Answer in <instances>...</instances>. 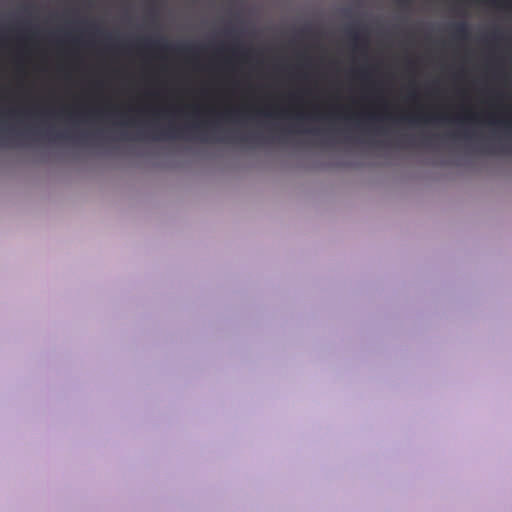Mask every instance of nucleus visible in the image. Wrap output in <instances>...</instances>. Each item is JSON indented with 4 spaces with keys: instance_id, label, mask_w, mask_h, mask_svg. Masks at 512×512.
I'll use <instances>...</instances> for the list:
<instances>
[{
    "instance_id": "1",
    "label": "nucleus",
    "mask_w": 512,
    "mask_h": 512,
    "mask_svg": "<svg viewBox=\"0 0 512 512\" xmlns=\"http://www.w3.org/2000/svg\"><path fill=\"white\" fill-rule=\"evenodd\" d=\"M184 130L179 129L173 125L168 126L166 130H162L159 135H156L154 139H177L183 137Z\"/></svg>"
},
{
    "instance_id": "2",
    "label": "nucleus",
    "mask_w": 512,
    "mask_h": 512,
    "mask_svg": "<svg viewBox=\"0 0 512 512\" xmlns=\"http://www.w3.org/2000/svg\"><path fill=\"white\" fill-rule=\"evenodd\" d=\"M140 46L146 49H158L162 51H168L171 49V47L166 42L150 39H146L140 42Z\"/></svg>"
},
{
    "instance_id": "3",
    "label": "nucleus",
    "mask_w": 512,
    "mask_h": 512,
    "mask_svg": "<svg viewBox=\"0 0 512 512\" xmlns=\"http://www.w3.org/2000/svg\"><path fill=\"white\" fill-rule=\"evenodd\" d=\"M454 36L461 40H466L469 37V28L467 23L460 22L453 26Z\"/></svg>"
},
{
    "instance_id": "4",
    "label": "nucleus",
    "mask_w": 512,
    "mask_h": 512,
    "mask_svg": "<svg viewBox=\"0 0 512 512\" xmlns=\"http://www.w3.org/2000/svg\"><path fill=\"white\" fill-rule=\"evenodd\" d=\"M230 140H237L240 143L247 144V143H252V142L260 140V136L259 135H250V136H241V137H233V138H219L218 139L219 142H227Z\"/></svg>"
},
{
    "instance_id": "5",
    "label": "nucleus",
    "mask_w": 512,
    "mask_h": 512,
    "mask_svg": "<svg viewBox=\"0 0 512 512\" xmlns=\"http://www.w3.org/2000/svg\"><path fill=\"white\" fill-rule=\"evenodd\" d=\"M176 50L184 54H194L196 52V47L192 45H180Z\"/></svg>"
},
{
    "instance_id": "6",
    "label": "nucleus",
    "mask_w": 512,
    "mask_h": 512,
    "mask_svg": "<svg viewBox=\"0 0 512 512\" xmlns=\"http://www.w3.org/2000/svg\"><path fill=\"white\" fill-rule=\"evenodd\" d=\"M403 120H407L409 121L410 123H415V122H419V121H423V122H428L430 121L432 118H429L427 116H422V115H417V116H413V117H403L402 118Z\"/></svg>"
},
{
    "instance_id": "7",
    "label": "nucleus",
    "mask_w": 512,
    "mask_h": 512,
    "mask_svg": "<svg viewBox=\"0 0 512 512\" xmlns=\"http://www.w3.org/2000/svg\"><path fill=\"white\" fill-rule=\"evenodd\" d=\"M46 135L49 136L51 139H54V140H69L70 139V136L67 135L66 133L53 134L51 131H48L46 133Z\"/></svg>"
},
{
    "instance_id": "8",
    "label": "nucleus",
    "mask_w": 512,
    "mask_h": 512,
    "mask_svg": "<svg viewBox=\"0 0 512 512\" xmlns=\"http://www.w3.org/2000/svg\"><path fill=\"white\" fill-rule=\"evenodd\" d=\"M350 37L352 38L353 41L355 42H358L360 40V35H359V32L356 31V30H352L350 31Z\"/></svg>"
},
{
    "instance_id": "9",
    "label": "nucleus",
    "mask_w": 512,
    "mask_h": 512,
    "mask_svg": "<svg viewBox=\"0 0 512 512\" xmlns=\"http://www.w3.org/2000/svg\"><path fill=\"white\" fill-rule=\"evenodd\" d=\"M481 152L485 153V154H494L495 153L490 147H483L481 149Z\"/></svg>"
},
{
    "instance_id": "10",
    "label": "nucleus",
    "mask_w": 512,
    "mask_h": 512,
    "mask_svg": "<svg viewBox=\"0 0 512 512\" xmlns=\"http://www.w3.org/2000/svg\"><path fill=\"white\" fill-rule=\"evenodd\" d=\"M485 2H488L495 6H500L502 4L501 0H484Z\"/></svg>"
},
{
    "instance_id": "11",
    "label": "nucleus",
    "mask_w": 512,
    "mask_h": 512,
    "mask_svg": "<svg viewBox=\"0 0 512 512\" xmlns=\"http://www.w3.org/2000/svg\"><path fill=\"white\" fill-rule=\"evenodd\" d=\"M462 137L465 140H471L472 139V135L468 131H466V130L462 132Z\"/></svg>"
},
{
    "instance_id": "12",
    "label": "nucleus",
    "mask_w": 512,
    "mask_h": 512,
    "mask_svg": "<svg viewBox=\"0 0 512 512\" xmlns=\"http://www.w3.org/2000/svg\"><path fill=\"white\" fill-rule=\"evenodd\" d=\"M431 141H432V138H431V137H425V138L423 139V144H424L425 146H430V145H431Z\"/></svg>"
},
{
    "instance_id": "13",
    "label": "nucleus",
    "mask_w": 512,
    "mask_h": 512,
    "mask_svg": "<svg viewBox=\"0 0 512 512\" xmlns=\"http://www.w3.org/2000/svg\"><path fill=\"white\" fill-rule=\"evenodd\" d=\"M307 132H308V133H311V134H313V135H316V136H318V135H320V134L322 133V132H321L320 130H318V129L308 130Z\"/></svg>"
},
{
    "instance_id": "14",
    "label": "nucleus",
    "mask_w": 512,
    "mask_h": 512,
    "mask_svg": "<svg viewBox=\"0 0 512 512\" xmlns=\"http://www.w3.org/2000/svg\"><path fill=\"white\" fill-rule=\"evenodd\" d=\"M236 114H238V111H227V112L225 113V116H226V117H232V116H234V115H236Z\"/></svg>"
},
{
    "instance_id": "15",
    "label": "nucleus",
    "mask_w": 512,
    "mask_h": 512,
    "mask_svg": "<svg viewBox=\"0 0 512 512\" xmlns=\"http://www.w3.org/2000/svg\"><path fill=\"white\" fill-rule=\"evenodd\" d=\"M191 129H193V130H201V129H203V126H201V125H193L191 127Z\"/></svg>"
},
{
    "instance_id": "16",
    "label": "nucleus",
    "mask_w": 512,
    "mask_h": 512,
    "mask_svg": "<svg viewBox=\"0 0 512 512\" xmlns=\"http://www.w3.org/2000/svg\"><path fill=\"white\" fill-rule=\"evenodd\" d=\"M399 3L403 6H407L409 4V0H399Z\"/></svg>"
},
{
    "instance_id": "17",
    "label": "nucleus",
    "mask_w": 512,
    "mask_h": 512,
    "mask_svg": "<svg viewBox=\"0 0 512 512\" xmlns=\"http://www.w3.org/2000/svg\"><path fill=\"white\" fill-rule=\"evenodd\" d=\"M261 114L265 115L266 117H271L273 116L274 114H272L271 112L269 111H265V112H260Z\"/></svg>"
},
{
    "instance_id": "18",
    "label": "nucleus",
    "mask_w": 512,
    "mask_h": 512,
    "mask_svg": "<svg viewBox=\"0 0 512 512\" xmlns=\"http://www.w3.org/2000/svg\"><path fill=\"white\" fill-rule=\"evenodd\" d=\"M88 138H89V135H87V134H82V135L80 136V139H81L82 141H85V140H87Z\"/></svg>"
},
{
    "instance_id": "19",
    "label": "nucleus",
    "mask_w": 512,
    "mask_h": 512,
    "mask_svg": "<svg viewBox=\"0 0 512 512\" xmlns=\"http://www.w3.org/2000/svg\"><path fill=\"white\" fill-rule=\"evenodd\" d=\"M502 152L512 153V149H506V148H503V149H502Z\"/></svg>"
},
{
    "instance_id": "20",
    "label": "nucleus",
    "mask_w": 512,
    "mask_h": 512,
    "mask_svg": "<svg viewBox=\"0 0 512 512\" xmlns=\"http://www.w3.org/2000/svg\"><path fill=\"white\" fill-rule=\"evenodd\" d=\"M503 124H504L505 126L512 127V121H511V122H504Z\"/></svg>"
},
{
    "instance_id": "21",
    "label": "nucleus",
    "mask_w": 512,
    "mask_h": 512,
    "mask_svg": "<svg viewBox=\"0 0 512 512\" xmlns=\"http://www.w3.org/2000/svg\"><path fill=\"white\" fill-rule=\"evenodd\" d=\"M360 73H361L362 76H366V71L365 70H361Z\"/></svg>"
},
{
    "instance_id": "22",
    "label": "nucleus",
    "mask_w": 512,
    "mask_h": 512,
    "mask_svg": "<svg viewBox=\"0 0 512 512\" xmlns=\"http://www.w3.org/2000/svg\"><path fill=\"white\" fill-rule=\"evenodd\" d=\"M369 119H370V120H374V119H375V116L370 115V116H369Z\"/></svg>"
},
{
    "instance_id": "23",
    "label": "nucleus",
    "mask_w": 512,
    "mask_h": 512,
    "mask_svg": "<svg viewBox=\"0 0 512 512\" xmlns=\"http://www.w3.org/2000/svg\"><path fill=\"white\" fill-rule=\"evenodd\" d=\"M450 137H451V138H456V137H457V135H456V134H451V135H450Z\"/></svg>"
},
{
    "instance_id": "24",
    "label": "nucleus",
    "mask_w": 512,
    "mask_h": 512,
    "mask_svg": "<svg viewBox=\"0 0 512 512\" xmlns=\"http://www.w3.org/2000/svg\"><path fill=\"white\" fill-rule=\"evenodd\" d=\"M298 119L302 120L303 119V115H298Z\"/></svg>"
},
{
    "instance_id": "25",
    "label": "nucleus",
    "mask_w": 512,
    "mask_h": 512,
    "mask_svg": "<svg viewBox=\"0 0 512 512\" xmlns=\"http://www.w3.org/2000/svg\"><path fill=\"white\" fill-rule=\"evenodd\" d=\"M25 136L24 134H17V137H23Z\"/></svg>"
},
{
    "instance_id": "26",
    "label": "nucleus",
    "mask_w": 512,
    "mask_h": 512,
    "mask_svg": "<svg viewBox=\"0 0 512 512\" xmlns=\"http://www.w3.org/2000/svg\"><path fill=\"white\" fill-rule=\"evenodd\" d=\"M510 5L512 6V2L510 3Z\"/></svg>"
}]
</instances>
